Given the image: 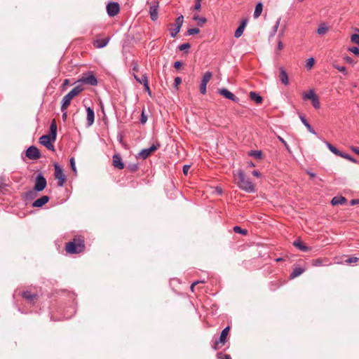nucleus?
<instances>
[{
	"label": "nucleus",
	"instance_id": "nucleus-1",
	"mask_svg": "<svg viewBox=\"0 0 359 359\" xmlns=\"http://www.w3.org/2000/svg\"><path fill=\"white\" fill-rule=\"evenodd\" d=\"M237 184L240 189L246 192L251 193L255 191V185L250 179L245 177L244 172L241 170L238 171Z\"/></svg>",
	"mask_w": 359,
	"mask_h": 359
},
{
	"label": "nucleus",
	"instance_id": "nucleus-2",
	"mask_svg": "<svg viewBox=\"0 0 359 359\" xmlns=\"http://www.w3.org/2000/svg\"><path fill=\"white\" fill-rule=\"evenodd\" d=\"M84 90V88L78 84L75 86L69 93H68L62 100L61 102V111H64L67 110V107L69 106L71 100L77 96L80 93H81Z\"/></svg>",
	"mask_w": 359,
	"mask_h": 359
},
{
	"label": "nucleus",
	"instance_id": "nucleus-3",
	"mask_svg": "<svg viewBox=\"0 0 359 359\" xmlns=\"http://www.w3.org/2000/svg\"><path fill=\"white\" fill-rule=\"evenodd\" d=\"M85 245L83 240L78 238L74 239L66 245V250L70 254H78L83 251Z\"/></svg>",
	"mask_w": 359,
	"mask_h": 359
},
{
	"label": "nucleus",
	"instance_id": "nucleus-4",
	"mask_svg": "<svg viewBox=\"0 0 359 359\" xmlns=\"http://www.w3.org/2000/svg\"><path fill=\"white\" fill-rule=\"evenodd\" d=\"M76 83H81L92 86H95L97 85V79L93 74V72H88L86 74H83V76L79 79H78Z\"/></svg>",
	"mask_w": 359,
	"mask_h": 359
},
{
	"label": "nucleus",
	"instance_id": "nucleus-5",
	"mask_svg": "<svg viewBox=\"0 0 359 359\" xmlns=\"http://www.w3.org/2000/svg\"><path fill=\"white\" fill-rule=\"evenodd\" d=\"M55 177L57 180V186L63 187L66 182V176L63 172L62 168L57 163L54 164Z\"/></svg>",
	"mask_w": 359,
	"mask_h": 359
},
{
	"label": "nucleus",
	"instance_id": "nucleus-6",
	"mask_svg": "<svg viewBox=\"0 0 359 359\" xmlns=\"http://www.w3.org/2000/svg\"><path fill=\"white\" fill-rule=\"evenodd\" d=\"M47 185V181L42 173H39L35 177L34 189L38 192L45 189Z\"/></svg>",
	"mask_w": 359,
	"mask_h": 359
},
{
	"label": "nucleus",
	"instance_id": "nucleus-7",
	"mask_svg": "<svg viewBox=\"0 0 359 359\" xmlns=\"http://www.w3.org/2000/svg\"><path fill=\"white\" fill-rule=\"evenodd\" d=\"M184 17L182 15L177 17L175 22V28L171 29L170 36L175 38L177 34L180 32V29L183 25Z\"/></svg>",
	"mask_w": 359,
	"mask_h": 359
},
{
	"label": "nucleus",
	"instance_id": "nucleus-8",
	"mask_svg": "<svg viewBox=\"0 0 359 359\" xmlns=\"http://www.w3.org/2000/svg\"><path fill=\"white\" fill-rule=\"evenodd\" d=\"M26 156L31 160H36L41 157L39 150L35 146H30L26 150Z\"/></svg>",
	"mask_w": 359,
	"mask_h": 359
},
{
	"label": "nucleus",
	"instance_id": "nucleus-9",
	"mask_svg": "<svg viewBox=\"0 0 359 359\" xmlns=\"http://www.w3.org/2000/svg\"><path fill=\"white\" fill-rule=\"evenodd\" d=\"M53 142V141L52 140V136H50V135H44L39 138V142L42 145L45 146L48 149L51 151H54L55 149L54 146L52 144Z\"/></svg>",
	"mask_w": 359,
	"mask_h": 359
},
{
	"label": "nucleus",
	"instance_id": "nucleus-10",
	"mask_svg": "<svg viewBox=\"0 0 359 359\" xmlns=\"http://www.w3.org/2000/svg\"><path fill=\"white\" fill-rule=\"evenodd\" d=\"M159 146H160L159 144H157L156 145L153 144L147 149H142L138 154V157L141 158L143 160L146 159L151 154L152 152L155 151L159 147Z\"/></svg>",
	"mask_w": 359,
	"mask_h": 359
},
{
	"label": "nucleus",
	"instance_id": "nucleus-11",
	"mask_svg": "<svg viewBox=\"0 0 359 359\" xmlns=\"http://www.w3.org/2000/svg\"><path fill=\"white\" fill-rule=\"evenodd\" d=\"M120 11V7L116 2H110L107 6V12L109 16L114 17Z\"/></svg>",
	"mask_w": 359,
	"mask_h": 359
},
{
	"label": "nucleus",
	"instance_id": "nucleus-12",
	"mask_svg": "<svg viewBox=\"0 0 359 359\" xmlns=\"http://www.w3.org/2000/svg\"><path fill=\"white\" fill-rule=\"evenodd\" d=\"M212 77V73L210 72H207L205 73V74L203 76L201 85H200V92L201 94H205L206 93V86L207 83L209 82Z\"/></svg>",
	"mask_w": 359,
	"mask_h": 359
},
{
	"label": "nucleus",
	"instance_id": "nucleus-13",
	"mask_svg": "<svg viewBox=\"0 0 359 359\" xmlns=\"http://www.w3.org/2000/svg\"><path fill=\"white\" fill-rule=\"evenodd\" d=\"M218 93L219 95L224 96V97L229 100H231L235 102H238L239 101V99L226 88L219 89Z\"/></svg>",
	"mask_w": 359,
	"mask_h": 359
},
{
	"label": "nucleus",
	"instance_id": "nucleus-14",
	"mask_svg": "<svg viewBox=\"0 0 359 359\" xmlns=\"http://www.w3.org/2000/svg\"><path fill=\"white\" fill-rule=\"evenodd\" d=\"M158 2L154 3L149 6V15L152 21H156L158 19Z\"/></svg>",
	"mask_w": 359,
	"mask_h": 359
},
{
	"label": "nucleus",
	"instance_id": "nucleus-15",
	"mask_svg": "<svg viewBox=\"0 0 359 359\" xmlns=\"http://www.w3.org/2000/svg\"><path fill=\"white\" fill-rule=\"evenodd\" d=\"M229 330H230V327L229 326H227L224 329H223V330L222 331L221 334H220V336H219V339L216 341V344L215 346H214V348L215 349H217V346L219 344V343H222V344H224L225 341H226V336L229 332Z\"/></svg>",
	"mask_w": 359,
	"mask_h": 359
},
{
	"label": "nucleus",
	"instance_id": "nucleus-16",
	"mask_svg": "<svg viewBox=\"0 0 359 359\" xmlns=\"http://www.w3.org/2000/svg\"><path fill=\"white\" fill-rule=\"evenodd\" d=\"M50 200V198L48 196H43L41 198L36 199L33 203L32 207L34 208H41L45 204H46Z\"/></svg>",
	"mask_w": 359,
	"mask_h": 359
},
{
	"label": "nucleus",
	"instance_id": "nucleus-17",
	"mask_svg": "<svg viewBox=\"0 0 359 359\" xmlns=\"http://www.w3.org/2000/svg\"><path fill=\"white\" fill-rule=\"evenodd\" d=\"M86 113H87V125L88 126H91L95 120V113L93 109L90 107H86Z\"/></svg>",
	"mask_w": 359,
	"mask_h": 359
},
{
	"label": "nucleus",
	"instance_id": "nucleus-18",
	"mask_svg": "<svg viewBox=\"0 0 359 359\" xmlns=\"http://www.w3.org/2000/svg\"><path fill=\"white\" fill-rule=\"evenodd\" d=\"M110 39L109 37L102 39H96L93 41V46L97 48H102L109 43Z\"/></svg>",
	"mask_w": 359,
	"mask_h": 359
},
{
	"label": "nucleus",
	"instance_id": "nucleus-19",
	"mask_svg": "<svg viewBox=\"0 0 359 359\" xmlns=\"http://www.w3.org/2000/svg\"><path fill=\"white\" fill-rule=\"evenodd\" d=\"M113 165L120 170L124 168V164L118 154H114L113 156Z\"/></svg>",
	"mask_w": 359,
	"mask_h": 359
},
{
	"label": "nucleus",
	"instance_id": "nucleus-20",
	"mask_svg": "<svg viewBox=\"0 0 359 359\" xmlns=\"http://www.w3.org/2000/svg\"><path fill=\"white\" fill-rule=\"evenodd\" d=\"M22 297L28 300L30 303H34V301L37 299V294H33L29 291H25L22 292Z\"/></svg>",
	"mask_w": 359,
	"mask_h": 359
},
{
	"label": "nucleus",
	"instance_id": "nucleus-21",
	"mask_svg": "<svg viewBox=\"0 0 359 359\" xmlns=\"http://www.w3.org/2000/svg\"><path fill=\"white\" fill-rule=\"evenodd\" d=\"M280 79L285 86L289 83L288 75L283 67L280 68Z\"/></svg>",
	"mask_w": 359,
	"mask_h": 359
},
{
	"label": "nucleus",
	"instance_id": "nucleus-22",
	"mask_svg": "<svg viewBox=\"0 0 359 359\" xmlns=\"http://www.w3.org/2000/svg\"><path fill=\"white\" fill-rule=\"evenodd\" d=\"M299 118H300L302 123L306 126V128L308 129V130L311 133H312V134H313L315 135H317V133H316L314 129L312 128L311 124L307 121V120L305 118V117L303 115L300 114L299 115Z\"/></svg>",
	"mask_w": 359,
	"mask_h": 359
},
{
	"label": "nucleus",
	"instance_id": "nucleus-23",
	"mask_svg": "<svg viewBox=\"0 0 359 359\" xmlns=\"http://www.w3.org/2000/svg\"><path fill=\"white\" fill-rule=\"evenodd\" d=\"M50 135L52 136V140L55 141L57 136V124L55 120H53L50 126Z\"/></svg>",
	"mask_w": 359,
	"mask_h": 359
},
{
	"label": "nucleus",
	"instance_id": "nucleus-24",
	"mask_svg": "<svg viewBox=\"0 0 359 359\" xmlns=\"http://www.w3.org/2000/svg\"><path fill=\"white\" fill-rule=\"evenodd\" d=\"M250 100L254 101L256 104H261L262 102V97L257 93L251 91L249 94Z\"/></svg>",
	"mask_w": 359,
	"mask_h": 359
},
{
	"label": "nucleus",
	"instance_id": "nucleus-25",
	"mask_svg": "<svg viewBox=\"0 0 359 359\" xmlns=\"http://www.w3.org/2000/svg\"><path fill=\"white\" fill-rule=\"evenodd\" d=\"M293 245L302 252H306L309 250V248L305 245L299 239L295 240L293 243Z\"/></svg>",
	"mask_w": 359,
	"mask_h": 359
},
{
	"label": "nucleus",
	"instance_id": "nucleus-26",
	"mask_svg": "<svg viewBox=\"0 0 359 359\" xmlns=\"http://www.w3.org/2000/svg\"><path fill=\"white\" fill-rule=\"evenodd\" d=\"M346 202V199L344 196H335L331 201V203L333 205H342L344 204Z\"/></svg>",
	"mask_w": 359,
	"mask_h": 359
},
{
	"label": "nucleus",
	"instance_id": "nucleus-27",
	"mask_svg": "<svg viewBox=\"0 0 359 359\" xmlns=\"http://www.w3.org/2000/svg\"><path fill=\"white\" fill-rule=\"evenodd\" d=\"M325 144L331 152L341 157L343 152L340 151L337 147H335L328 142H325Z\"/></svg>",
	"mask_w": 359,
	"mask_h": 359
},
{
	"label": "nucleus",
	"instance_id": "nucleus-28",
	"mask_svg": "<svg viewBox=\"0 0 359 359\" xmlns=\"http://www.w3.org/2000/svg\"><path fill=\"white\" fill-rule=\"evenodd\" d=\"M328 30V27L326 23H320L318 28L317 29V34L319 35L325 34Z\"/></svg>",
	"mask_w": 359,
	"mask_h": 359
},
{
	"label": "nucleus",
	"instance_id": "nucleus-29",
	"mask_svg": "<svg viewBox=\"0 0 359 359\" xmlns=\"http://www.w3.org/2000/svg\"><path fill=\"white\" fill-rule=\"evenodd\" d=\"M262 10H263V5H262V3L261 2H259L258 4H257L256 6H255V11H254V18H258L262 12Z\"/></svg>",
	"mask_w": 359,
	"mask_h": 359
},
{
	"label": "nucleus",
	"instance_id": "nucleus-30",
	"mask_svg": "<svg viewBox=\"0 0 359 359\" xmlns=\"http://www.w3.org/2000/svg\"><path fill=\"white\" fill-rule=\"evenodd\" d=\"M317 95L315 94L314 90L313 89L309 90L307 93H304L302 95L303 100H312Z\"/></svg>",
	"mask_w": 359,
	"mask_h": 359
},
{
	"label": "nucleus",
	"instance_id": "nucleus-31",
	"mask_svg": "<svg viewBox=\"0 0 359 359\" xmlns=\"http://www.w3.org/2000/svg\"><path fill=\"white\" fill-rule=\"evenodd\" d=\"M38 192L37 191H35L34 189L27 191L25 193V198L26 200H32L36 196Z\"/></svg>",
	"mask_w": 359,
	"mask_h": 359
},
{
	"label": "nucleus",
	"instance_id": "nucleus-32",
	"mask_svg": "<svg viewBox=\"0 0 359 359\" xmlns=\"http://www.w3.org/2000/svg\"><path fill=\"white\" fill-rule=\"evenodd\" d=\"M304 271V269L302 267H296L293 269L292 272L290 274V277L292 278H294L301 274H302Z\"/></svg>",
	"mask_w": 359,
	"mask_h": 359
},
{
	"label": "nucleus",
	"instance_id": "nucleus-33",
	"mask_svg": "<svg viewBox=\"0 0 359 359\" xmlns=\"http://www.w3.org/2000/svg\"><path fill=\"white\" fill-rule=\"evenodd\" d=\"M193 20L198 22V25L202 27L206 22L207 19L204 17H200L198 15H194Z\"/></svg>",
	"mask_w": 359,
	"mask_h": 359
},
{
	"label": "nucleus",
	"instance_id": "nucleus-34",
	"mask_svg": "<svg viewBox=\"0 0 359 359\" xmlns=\"http://www.w3.org/2000/svg\"><path fill=\"white\" fill-rule=\"evenodd\" d=\"M280 20H281V18H279L276 20V23H275L274 26L273 27V29H272V30H271V33H270V37H273V36H274L276 35V32H277V30H278V27H279L280 22Z\"/></svg>",
	"mask_w": 359,
	"mask_h": 359
},
{
	"label": "nucleus",
	"instance_id": "nucleus-35",
	"mask_svg": "<svg viewBox=\"0 0 359 359\" xmlns=\"http://www.w3.org/2000/svg\"><path fill=\"white\" fill-rule=\"evenodd\" d=\"M143 86L147 92L149 93V95H151V90L149 86L148 77L146 74H143Z\"/></svg>",
	"mask_w": 359,
	"mask_h": 359
},
{
	"label": "nucleus",
	"instance_id": "nucleus-36",
	"mask_svg": "<svg viewBox=\"0 0 359 359\" xmlns=\"http://www.w3.org/2000/svg\"><path fill=\"white\" fill-rule=\"evenodd\" d=\"M233 231L237 233H241L243 235H246L248 233V231L245 229H242L239 226H235L233 227Z\"/></svg>",
	"mask_w": 359,
	"mask_h": 359
},
{
	"label": "nucleus",
	"instance_id": "nucleus-37",
	"mask_svg": "<svg viewBox=\"0 0 359 359\" xmlns=\"http://www.w3.org/2000/svg\"><path fill=\"white\" fill-rule=\"evenodd\" d=\"M250 156H254L256 158H261L262 156V152L258 150H252L249 153Z\"/></svg>",
	"mask_w": 359,
	"mask_h": 359
},
{
	"label": "nucleus",
	"instance_id": "nucleus-38",
	"mask_svg": "<svg viewBox=\"0 0 359 359\" xmlns=\"http://www.w3.org/2000/svg\"><path fill=\"white\" fill-rule=\"evenodd\" d=\"M312 105L315 109H319L320 107V104L318 96L315 97L313 99L311 100Z\"/></svg>",
	"mask_w": 359,
	"mask_h": 359
},
{
	"label": "nucleus",
	"instance_id": "nucleus-39",
	"mask_svg": "<svg viewBox=\"0 0 359 359\" xmlns=\"http://www.w3.org/2000/svg\"><path fill=\"white\" fill-rule=\"evenodd\" d=\"M333 67L339 70V72H342L344 74H347L346 68L344 66H341L339 65H333Z\"/></svg>",
	"mask_w": 359,
	"mask_h": 359
},
{
	"label": "nucleus",
	"instance_id": "nucleus-40",
	"mask_svg": "<svg viewBox=\"0 0 359 359\" xmlns=\"http://www.w3.org/2000/svg\"><path fill=\"white\" fill-rule=\"evenodd\" d=\"M341 157L346 158L353 163H357V161L353 157H352L351 156H350L348 154L342 153Z\"/></svg>",
	"mask_w": 359,
	"mask_h": 359
},
{
	"label": "nucleus",
	"instance_id": "nucleus-41",
	"mask_svg": "<svg viewBox=\"0 0 359 359\" xmlns=\"http://www.w3.org/2000/svg\"><path fill=\"white\" fill-rule=\"evenodd\" d=\"M351 41L359 46V34H353L351 36Z\"/></svg>",
	"mask_w": 359,
	"mask_h": 359
},
{
	"label": "nucleus",
	"instance_id": "nucleus-42",
	"mask_svg": "<svg viewBox=\"0 0 359 359\" xmlns=\"http://www.w3.org/2000/svg\"><path fill=\"white\" fill-rule=\"evenodd\" d=\"M69 163H70V166H71L72 171L74 172V174H76L77 170H76L75 160H74V157H72L70 158Z\"/></svg>",
	"mask_w": 359,
	"mask_h": 359
},
{
	"label": "nucleus",
	"instance_id": "nucleus-43",
	"mask_svg": "<svg viewBox=\"0 0 359 359\" xmlns=\"http://www.w3.org/2000/svg\"><path fill=\"white\" fill-rule=\"evenodd\" d=\"M200 32V29L197 27L190 28L187 30L188 35H194L196 34H198Z\"/></svg>",
	"mask_w": 359,
	"mask_h": 359
},
{
	"label": "nucleus",
	"instance_id": "nucleus-44",
	"mask_svg": "<svg viewBox=\"0 0 359 359\" xmlns=\"http://www.w3.org/2000/svg\"><path fill=\"white\" fill-rule=\"evenodd\" d=\"M277 138H278V140H279V141H280V142L284 145V147L286 148V149H287L289 152H290V147H289V145L287 144V143L285 141V140H284L282 137H280V136H279V135H278V136H277Z\"/></svg>",
	"mask_w": 359,
	"mask_h": 359
},
{
	"label": "nucleus",
	"instance_id": "nucleus-45",
	"mask_svg": "<svg viewBox=\"0 0 359 359\" xmlns=\"http://www.w3.org/2000/svg\"><path fill=\"white\" fill-rule=\"evenodd\" d=\"M314 62H315V60H314L313 57L309 58L306 63V68L311 69L313 66Z\"/></svg>",
	"mask_w": 359,
	"mask_h": 359
},
{
	"label": "nucleus",
	"instance_id": "nucleus-46",
	"mask_svg": "<svg viewBox=\"0 0 359 359\" xmlns=\"http://www.w3.org/2000/svg\"><path fill=\"white\" fill-rule=\"evenodd\" d=\"M243 31H244V29H243V28H241V27H238L236 29V32H235V33H234V36H235L236 38H239V37H240V36H241V35L243 34Z\"/></svg>",
	"mask_w": 359,
	"mask_h": 359
},
{
	"label": "nucleus",
	"instance_id": "nucleus-47",
	"mask_svg": "<svg viewBox=\"0 0 359 359\" xmlns=\"http://www.w3.org/2000/svg\"><path fill=\"white\" fill-rule=\"evenodd\" d=\"M190 47H191V45H190L189 43H182V44L178 46V49L180 50H185L187 49L190 48Z\"/></svg>",
	"mask_w": 359,
	"mask_h": 359
},
{
	"label": "nucleus",
	"instance_id": "nucleus-48",
	"mask_svg": "<svg viewBox=\"0 0 359 359\" xmlns=\"http://www.w3.org/2000/svg\"><path fill=\"white\" fill-rule=\"evenodd\" d=\"M358 261V258L357 257H349L346 260V263L351 264L353 263H356Z\"/></svg>",
	"mask_w": 359,
	"mask_h": 359
},
{
	"label": "nucleus",
	"instance_id": "nucleus-49",
	"mask_svg": "<svg viewBox=\"0 0 359 359\" xmlns=\"http://www.w3.org/2000/svg\"><path fill=\"white\" fill-rule=\"evenodd\" d=\"M349 51L359 56V48L358 47H352L348 49Z\"/></svg>",
	"mask_w": 359,
	"mask_h": 359
},
{
	"label": "nucleus",
	"instance_id": "nucleus-50",
	"mask_svg": "<svg viewBox=\"0 0 359 359\" xmlns=\"http://www.w3.org/2000/svg\"><path fill=\"white\" fill-rule=\"evenodd\" d=\"M147 121V115H145L144 112L142 111V114H141V118H140V122L142 124H144Z\"/></svg>",
	"mask_w": 359,
	"mask_h": 359
},
{
	"label": "nucleus",
	"instance_id": "nucleus-51",
	"mask_svg": "<svg viewBox=\"0 0 359 359\" xmlns=\"http://www.w3.org/2000/svg\"><path fill=\"white\" fill-rule=\"evenodd\" d=\"M191 165H184L183 166V172L184 175H187L189 170L190 169Z\"/></svg>",
	"mask_w": 359,
	"mask_h": 359
},
{
	"label": "nucleus",
	"instance_id": "nucleus-52",
	"mask_svg": "<svg viewBox=\"0 0 359 359\" xmlns=\"http://www.w3.org/2000/svg\"><path fill=\"white\" fill-rule=\"evenodd\" d=\"M133 76L137 82L139 83L143 84V76L142 78H139L136 74H133Z\"/></svg>",
	"mask_w": 359,
	"mask_h": 359
},
{
	"label": "nucleus",
	"instance_id": "nucleus-53",
	"mask_svg": "<svg viewBox=\"0 0 359 359\" xmlns=\"http://www.w3.org/2000/svg\"><path fill=\"white\" fill-rule=\"evenodd\" d=\"M321 264H322V260L320 259H317L314 260L313 263V265L316 266H320Z\"/></svg>",
	"mask_w": 359,
	"mask_h": 359
},
{
	"label": "nucleus",
	"instance_id": "nucleus-54",
	"mask_svg": "<svg viewBox=\"0 0 359 359\" xmlns=\"http://www.w3.org/2000/svg\"><path fill=\"white\" fill-rule=\"evenodd\" d=\"M182 65V62L180 61H176L174 63V67L176 69H180Z\"/></svg>",
	"mask_w": 359,
	"mask_h": 359
},
{
	"label": "nucleus",
	"instance_id": "nucleus-55",
	"mask_svg": "<svg viewBox=\"0 0 359 359\" xmlns=\"http://www.w3.org/2000/svg\"><path fill=\"white\" fill-rule=\"evenodd\" d=\"M182 82V80L180 77H176L175 79V82H174V84H175V87H177L178 85H180Z\"/></svg>",
	"mask_w": 359,
	"mask_h": 359
},
{
	"label": "nucleus",
	"instance_id": "nucleus-56",
	"mask_svg": "<svg viewBox=\"0 0 359 359\" xmlns=\"http://www.w3.org/2000/svg\"><path fill=\"white\" fill-rule=\"evenodd\" d=\"M201 8V1H196L195 6H194V10L198 11Z\"/></svg>",
	"mask_w": 359,
	"mask_h": 359
},
{
	"label": "nucleus",
	"instance_id": "nucleus-57",
	"mask_svg": "<svg viewBox=\"0 0 359 359\" xmlns=\"http://www.w3.org/2000/svg\"><path fill=\"white\" fill-rule=\"evenodd\" d=\"M203 282H204V281H198V280L194 282V283L191 284V291H192V292H194V287H195L198 283H203Z\"/></svg>",
	"mask_w": 359,
	"mask_h": 359
},
{
	"label": "nucleus",
	"instance_id": "nucleus-58",
	"mask_svg": "<svg viewBox=\"0 0 359 359\" xmlns=\"http://www.w3.org/2000/svg\"><path fill=\"white\" fill-rule=\"evenodd\" d=\"M350 204L351 205L359 204V199H352L350 202Z\"/></svg>",
	"mask_w": 359,
	"mask_h": 359
},
{
	"label": "nucleus",
	"instance_id": "nucleus-59",
	"mask_svg": "<svg viewBox=\"0 0 359 359\" xmlns=\"http://www.w3.org/2000/svg\"><path fill=\"white\" fill-rule=\"evenodd\" d=\"M283 48V43L281 42L280 39L278 41V44H277V48L280 50H282Z\"/></svg>",
	"mask_w": 359,
	"mask_h": 359
},
{
	"label": "nucleus",
	"instance_id": "nucleus-60",
	"mask_svg": "<svg viewBox=\"0 0 359 359\" xmlns=\"http://www.w3.org/2000/svg\"><path fill=\"white\" fill-rule=\"evenodd\" d=\"M351 149L355 154L359 155V148L356 147H351Z\"/></svg>",
	"mask_w": 359,
	"mask_h": 359
},
{
	"label": "nucleus",
	"instance_id": "nucleus-61",
	"mask_svg": "<svg viewBox=\"0 0 359 359\" xmlns=\"http://www.w3.org/2000/svg\"><path fill=\"white\" fill-rule=\"evenodd\" d=\"M246 24H247V20H244L242 21V22L241 23L239 27L244 29L245 26H246Z\"/></svg>",
	"mask_w": 359,
	"mask_h": 359
},
{
	"label": "nucleus",
	"instance_id": "nucleus-62",
	"mask_svg": "<svg viewBox=\"0 0 359 359\" xmlns=\"http://www.w3.org/2000/svg\"><path fill=\"white\" fill-rule=\"evenodd\" d=\"M284 33H285V28H283L280 30L279 34H278L279 39H280V38L283 36Z\"/></svg>",
	"mask_w": 359,
	"mask_h": 359
},
{
	"label": "nucleus",
	"instance_id": "nucleus-63",
	"mask_svg": "<svg viewBox=\"0 0 359 359\" xmlns=\"http://www.w3.org/2000/svg\"><path fill=\"white\" fill-rule=\"evenodd\" d=\"M62 118L63 121H65L67 118V113L66 110L64 111H62Z\"/></svg>",
	"mask_w": 359,
	"mask_h": 359
},
{
	"label": "nucleus",
	"instance_id": "nucleus-64",
	"mask_svg": "<svg viewBox=\"0 0 359 359\" xmlns=\"http://www.w3.org/2000/svg\"><path fill=\"white\" fill-rule=\"evenodd\" d=\"M252 173L255 177H259L261 175L258 170H253Z\"/></svg>",
	"mask_w": 359,
	"mask_h": 359
}]
</instances>
